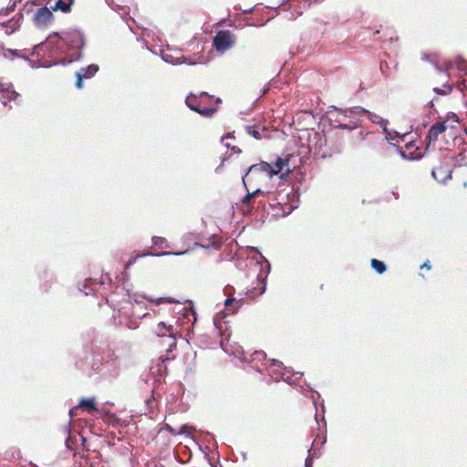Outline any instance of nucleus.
<instances>
[{"label":"nucleus","instance_id":"nucleus-26","mask_svg":"<svg viewBox=\"0 0 467 467\" xmlns=\"http://www.w3.org/2000/svg\"><path fill=\"white\" fill-rule=\"evenodd\" d=\"M371 266L378 274H383L387 269L386 265L382 261L377 259L371 260Z\"/></svg>","mask_w":467,"mask_h":467},{"label":"nucleus","instance_id":"nucleus-16","mask_svg":"<svg viewBox=\"0 0 467 467\" xmlns=\"http://www.w3.org/2000/svg\"><path fill=\"white\" fill-rule=\"evenodd\" d=\"M74 0H57L54 5H51L52 11H61L62 13H69Z\"/></svg>","mask_w":467,"mask_h":467},{"label":"nucleus","instance_id":"nucleus-49","mask_svg":"<svg viewBox=\"0 0 467 467\" xmlns=\"http://www.w3.org/2000/svg\"><path fill=\"white\" fill-rule=\"evenodd\" d=\"M463 87H464V88H465V89H467V79H465V80L463 81Z\"/></svg>","mask_w":467,"mask_h":467},{"label":"nucleus","instance_id":"nucleus-32","mask_svg":"<svg viewBox=\"0 0 467 467\" xmlns=\"http://www.w3.org/2000/svg\"><path fill=\"white\" fill-rule=\"evenodd\" d=\"M166 242H167V240L164 237H161V236H153L152 237V244L154 245H162Z\"/></svg>","mask_w":467,"mask_h":467},{"label":"nucleus","instance_id":"nucleus-44","mask_svg":"<svg viewBox=\"0 0 467 467\" xmlns=\"http://www.w3.org/2000/svg\"><path fill=\"white\" fill-rule=\"evenodd\" d=\"M187 337H189L187 341L193 339V333L188 332Z\"/></svg>","mask_w":467,"mask_h":467},{"label":"nucleus","instance_id":"nucleus-18","mask_svg":"<svg viewBox=\"0 0 467 467\" xmlns=\"http://www.w3.org/2000/svg\"><path fill=\"white\" fill-rule=\"evenodd\" d=\"M166 371V367L164 366V360H160L156 364V366L150 368V375L156 378L154 380L160 382L163 377V374Z\"/></svg>","mask_w":467,"mask_h":467},{"label":"nucleus","instance_id":"nucleus-31","mask_svg":"<svg viewBox=\"0 0 467 467\" xmlns=\"http://www.w3.org/2000/svg\"><path fill=\"white\" fill-rule=\"evenodd\" d=\"M250 249L255 253L258 254L259 259L264 261L268 268V271L270 270V263L269 261L257 250L255 247H250Z\"/></svg>","mask_w":467,"mask_h":467},{"label":"nucleus","instance_id":"nucleus-1","mask_svg":"<svg viewBox=\"0 0 467 467\" xmlns=\"http://www.w3.org/2000/svg\"><path fill=\"white\" fill-rule=\"evenodd\" d=\"M86 38L82 31L70 29L50 35L45 42L43 53L49 54L52 61L47 64L68 65L79 60L82 57V49L85 47Z\"/></svg>","mask_w":467,"mask_h":467},{"label":"nucleus","instance_id":"nucleus-12","mask_svg":"<svg viewBox=\"0 0 467 467\" xmlns=\"http://www.w3.org/2000/svg\"><path fill=\"white\" fill-rule=\"evenodd\" d=\"M447 123L448 120L445 119L436 122L431 126L426 138L429 140V143L438 140L439 136L448 129L449 126Z\"/></svg>","mask_w":467,"mask_h":467},{"label":"nucleus","instance_id":"nucleus-45","mask_svg":"<svg viewBox=\"0 0 467 467\" xmlns=\"http://www.w3.org/2000/svg\"><path fill=\"white\" fill-rule=\"evenodd\" d=\"M91 366H92V368H93L95 370H98V369L99 368V366H100V365H99V364H97V363H92V365H91Z\"/></svg>","mask_w":467,"mask_h":467},{"label":"nucleus","instance_id":"nucleus-42","mask_svg":"<svg viewBox=\"0 0 467 467\" xmlns=\"http://www.w3.org/2000/svg\"><path fill=\"white\" fill-rule=\"evenodd\" d=\"M439 171H442V169H439V170H435V169H433V170H432V171H431V175H432V177H433L434 179H436V180H437V173H438Z\"/></svg>","mask_w":467,"mask_h":467},{"label":"nucleus","instance_id":"nucleus-46","mask_svg":"<svg viewBox=\"0 0 467 467\" xmlns=\"http://www.w3.org/2000/svg\"><path fill=\"white\" fill-rule=\"evenodd\" d=\"M232 149L236 153H240L241 152V150L238 147L234 146Z\"/></svg>","mask_w":467,"mask_h":467},{"label":"nucleus","instance_id":"nucleus-14","mask_svg":"<svg viewBox=\"0 0 467 467\" xmlns=\"http://www.w3.org/2000/svg\"><path fill=\"white\" fill-rule=\"evenodd\" d=\"M361 115H367L368 119L371 122L379 125L383 129L384 133L386 134V140H391V138L388 137L389 135H390V132L389 131V130L387 128V126L389 124L388 119H385L381 118L380 116H379L375 113H372L368 110H367V112H362Z\"/></svg>","mask_w":467,"mask_h":467},{"label":"nucleus","instance_id":"nucleus-52","mask_svg":"<svg viewBox=\"0 0 467 467\" xmlns=\"http://www.w3.org/2000/svg\"><path fill=\"white\" fill-rule=\"evenodd\" d=\"M26 12L27 14H29V13L31 12V10H30V9H26Z\"/></svg>","mask_w":467,"mask_h":467},{"label":"nucleus","instance_id":"nucleus-10","mask_svg":"<svg viewBox=\"0 0 467 467\" xmlns=\"http://www.w3.org/2000/svg\"><path fill=\"white\" fill-rule=\"evenodd\" d=\"M78 410H82L83 411H86L88 413H92L94 411H97L98 408H97V405L95 403V399L94 398H90V399H82V400H80L78 404L69 410V412H68L69 417L71 419L73 417H75L77 415V411Z\"/></svg>","mask_w":467,"mask_h":467},{"label":"nucleus","instance_id":"nucleus-27","mask_svg":"<svg viewBox=\"0 0 467 467\" xmlns=\"http://www.w3.org/2000/svg\"><path fill=\"white\" fill-rule=\"evenodd\" d=\"M246 132L253 136L256 140L262 139V131L258 130L254 126L246 125L245 127Z\"/></svg>","mask_w":467,"mask_h":467},{"label":"nucleus","instance_id":"nucleus-20","mask_svg":"<svg viewBox=\"0 0 467 467\" xmlns=\"http://www.w3.org/2000/svg\"><path fill=\"white\" fill-rule=\"evenodd\" d=\"M105 281L97 282L96 280L89 279L86 280L83 284V288L79 287V290L82 291L86 296L89 295L91 292L97 290L96 286H100L104 285Z\"/></svg>","mask_w":467,"mask_h":467},{"label":"nucleus","instance_id":"nucleus-11","mask_svg":"<svg viewBox=\"0 0 467 467\" xmlns=\"http://www.w3.org/2000/svg\"><path fill=\"white\" fill-rule=\"evenodd\" d=\"M259 173H265L267 177L272 178L275 175V171H273V165L266 161H261L257 164H254L249 167L248 171L244 177L246 179L249 174L254 175Z\"/></svg>","mask_w":467,"mask_h":467},{"label":"nucleus","instance_id":"nucleus-2","mask_svg":"<svg viewBox=\"0 0 467 467\" xmlns=\"http://www.w3.org/2000/svg\"><path fill=\"white\" fill-rule=\"evenodd\" d=\"M129 301L119 309V316L113 315L112 318L116 324L127 327L130 329H136L139 327V320L147 316V313L140 311L142 299H148L153 302V299L146 298L144 296L136 293L131 294L129 289L126 290Z\"/></svg>","mask_w":467,"mask_h":467},{"label":"nucleus","instance_id":"nucleus-29","mask_svg":"<svg viewBox=\"0 0 467 467\" xmlns=\"http://www.w3.org/2000/svg\"><path fill=\"white\" fill-rule=\"evenodd\" d=\"M185 317L188 318L190 322L193 325L197 321V315L194 310H188L185 314Z\"/></svg>","mask_w":467,"mask_h":467},{"label":"nucleus","instance_id":"nucleus-21","mask_svg":"<svg viewBox=\"0 0 467 467\" xmlns=\"http://www.w3.org/2000/svg\"><path fill=\"white\" fill-rule=\"evenodd\" d=\"M348 119V121L346 120L342 124H336V125H334V127L337 129L349 130H353L358 127L359 117H357L356 119Z\"/></svg>","mask_w":467,"mask_h":467},{"label":"nucleus","instance_id":"nucleus-23","mask_svg":"<svg viewBox=\"0 0 467 467\" xmlns=\"http://www.w3.org/2000/svg\"><path fill=\"white\" fill-rule=\"evenodd\" d=\"M288 164V160L287 159H282V158H277L275 160V161L272 164L273 165V171H275V175H277L282 170L283 168Z\"/></svg>","mask_w":467,"mask_h":467},{"label":"nucleus","instance_id":"nucleus-3","mask_svg":"<svg viewBox=\"0 0 467 467\" xmlns=\"http://www.w3.org/2000/svg\"><path fill=\"white\" fill-rule=\"evenodd\" d=\"M252 362L260 361L262 365L268 370L270 377L275 380H284L289 385L296 383V380L300 379L302 376L301 372H293L286 367H284L283 363L277 359H266V354L262 351H254L252 355Z\"/></svg>","mask_w":467,"mask_h":467},{"label":"nucleus","instance_id":"nucleus-9","mask_svg":"<svg viewBox=\"0 0 467 467\" xmlns=\"http://www.w3.org/2000/svg\"><path fill=\"white\" fill-rule=\"evenodd\" d=\"M99 70V66L96 64H91L86 67L80 68L76 72V83L75 86L78 89H81L83 88V80L89 79L95 76V74Z\"/></svg>","mask_w":467,"mask_h":467},{"label":"nucleus","instance_id":"nucleus-37","mask_svg":"<svg viewBox=\"0 0 467 467\" xmlns=\"http://www.w3.org/2000/svg\"><path fill=\"white\" fill-rule=\"evenodd\" d=\"M232 137H233V136H232V134H231V133H228V134H226L225 136H223V137L222 138V143H223L226 148H230V143H226V142H224V140H225V139H230V138H232Z\"/></svg>","mask_w":467,"mask_h":467},{"label":"nucleus","instance_id":"nucleus-43","mask_svg":"<svg viewBox=\"0 0 467 467\" xmlns=\"http://www.w3.org/2000/svg\"><path fill=\"white\" fill-rule=\"evenodd\" d=\"M420 268H426V269H431V264L429 261H426L425 263H423L420 266Z\"/></svg>","mask_w":467,"mask_h":467},{"label":"nucleus","instance_id":"nucleus-7","mask_svg":"<svg viewBox=\"0 0 467 467\" xmlns=\"http://www.w3.org/2000/svg\"><path fill=\"white\" fill-rule=\"evenodd\" d=\"M236 36L230 30H220L213 39V46L219 53H224L234 47Z\"/></svg>","mask_w":467,"mask_h":467},{"label":"nucleus","instance_id":"nucleus-38","mask_svg":"<svg viewBox=\"0 0 467 467\" xmlns=\"http://www.w3.org/2000/svg\"><path fill=\"white\" fill-rule=\"evenodd\" d=\"M21 0H14L13 4L11 5H8L5 10L7 11V13L13 11L16 7V5L17 2H20Z\"/></svg>","mask_w":467,"mask_h":467},{"label":"nucleus","instance_id":"nucleus-28","mask_svg":"<svg viewBox=\"0 0 467 467\" xmlns=\"http://www.w3.org/2000/svg\"><path fill=\"white\" fill-rule=\"evenodd\" d=\"M64 432L67 434V438L65 441V444H66L67 449L72 450L73 447H72V444H71L70 426L69 425H67V426L64 427Z\"/></svg>","mask_w":467,"mask_h":467},{"label":"nucleus","instance_id":"nucleus-15","mask_svg":"<svg viewBox=\"0 0 467 467\" xmlns=\"http://www.w3.org/2000/svg\"><path fill=\"white\" fill-rule=\"evenodd\" d=\"M245 177H243V182H244V188L247 192L246 195L242 199V203L243 204H246V205H249L250 204V202L253 198L258 196V195H264V196H266V195H269L270 194V192H265L263 190H261L260 188H257L252 192H250L247 188V185H246V182H245Z\"/></svg>","mask_w":467,"mask_h":467},{"label":"nucleus","instance_id":"nucleus-4","mask_svg":"<svg viewBox=\"0 0 467 467\" xmlns=\"http://www.w3.org/2000/svg\"><path fill=\"white\" fill-rule=\"evenodd\" d=\"M45 45L39 43L34 47V48L30 51L27 49L17 50L11 48H5L0 46V55L4 57L14 60L16 57L22 58L29 63L31 67H50L51 64H47V61L44 59L43 52Z\"/></svg>","mask_w":467,"mask_h":467},{"label":"nucleus","instance_id":"nucleus-24","mask_svg":"<svg viewBox=\"0 0 467 467\" xmlns=\"http://www.w3.org/2000/svg\"><path fill=\"white\" fill-rule=\"evenodd\" d=\"M194 246L202 247L204 249L213 248L215 250H219L222 246V242L209 240L207 244L195 243Z\"/></svg>","mask_w":467,"mask_h":467},{"label":"nucleus","instance_id":"nucleus-17","mask_svg":"<svg viewBox=\"0 0 467 467\" xmlns=\"http://www.w3.org/2000/svg\"><path fill=\"white\" fill-rule=\"evenodd\" d=\"M108 358H109V359L106 361V366L107 367H109V366L116 367L114 368V375L118 376L119 372V368H120V366L123 365V360L119 356H117L115 354V352L109 354Z\"/></svg>","mask_w":467,"mask_h":467},{"label":"nucleus","instance_id":"nucleus-6","mask_svg":"<svg viewBox=\"0 0 467 467\" xmlns=\"http://www.w3.org/2000/svg\"><path fill=\"white\" fill-rule=\"evenodd\" d=\"M334 111H328L329 120L336 124H342L348 119H356L360 117L362 112H367V109L362 107H353L346 109H338L336 107H332Z\"/></svg>","mask_w":467,"mask_h":467},{"label":"nucleus","instance_id":"nucleus-35","mask_svg":"<svg viewBox=\"0 0 467 467\" xmlns=\"http://www.w3.org/2000/svg\"><path fill=\"white\" fill-rule=\"evenodd\" d=\"M188 253V250L182 251V252H177V253H171V252H163L161 254H155L156 256H162V255H168V254H174V255H182Z\"/></svg>","mask_w":467,"mask_h":467},{"label":"nucleus","instance_id":"nucleus-41","mask_svg":"<svg viewBox=\"0 0 467 467\" xmlns=\"http://www.w3.org/2000/svg\"><path fill=\"white\" fill-rule=\"evenodd\" d=\"M429 108H430V114H434L436 110L433 108L432 100L429 102Z\"/></svg>","mask_w":467,"mask_h":467},{"label":"nucleus","instance_id":"nucleus-48","mask_svg":"<svg viewBox=\"0 0 467 467\" xmlns=\"http://www.w3.org/2000/svg\"><path fill=\"white\" fill-rule=\"evenodd\" d=\"M147 406H151L152 401L150 400H146Z\"/></svg>","mask_w":467,"mask_h":467},{"label":"nucleus","instance_id":"nucleus-5","mask_svg":"<svg viewBox=\"0 0 467 467\" xmlns=\"http://www.w3.org/2000/svg\"><path fill=\"white\" fill-rule=\"evenodd\" d=\"M221 99L214 98L206 92H201L198 95L191 93L185 99L187 107L203 117H211L217 111L213 104H220Z\"/></svg>","mask_w":467,"mask_h":467},{"label":"nucleus","instance_id":"nucleus-8","mask_svg":"<svg viewBox=\"0 0 467 467\" xmlns=\"http://www.w3.org/2000/svg\"><path fill=\"white\" fill-rule=\"evenodd\" d=\"M52 10L44 6L37 8L32 15V21L38 28L47 27L53 21Z\"/></svg>","mask_w":467,"mask_h":467},{"label":"nucleus","instance_id":"nucleus-53","mask_svg":"<svg viewBox=\"0 0 467 467\" xmlns=\"http://www.w3.org/2000/svg\"><path fill=\"white\" fill-rule=\"evenodd\" d=\"M265 287L263 288L261 294L265 293Z\"/></svg>","mask_w":467,"mask_h":467},{"label":"nucleus","instance_id":"nucleus-34","mask_svg":"<svg viewBox=\"0 0 467 467\" xmlns=\"http://www.w3.org/2000/svg\"><path fill=\"white\" fill-rule=\"evenodd\" d=\"M6 26L11 29V32H14L19 27V25L17 21L11 20L6 23Z\"/></svg>","mask_w":467,"mask_h":467},{"label":"nucleus","instance_id":"nucleus-39","mask_svg":"<svg viewBox=\"0 0 467 467\" xmlns=\"http://www.w3.org/2000/svg\"><path fill=\"white\" fill-rule=\"evenodd\" d=\"M305 467H313V459L307 457L305 462Z\"/></svg>","mask_w":467,"mask_h":467},{"label":"nucleus","instance_id":"nucleus-51","mask_svg":"<svg viewBox=\"0 0 467 467\" xmlns=\"http://www.w3.org/2000/svg\"><path fill=\"white\" fill-rule=\"evenodd\" d=\"M451 177V173H448V174L446 175V179H450Z\"/></svg>","mask_w":467,"mask_h":467},{"label":"nucleus","instance_id":"nucleus-22","mask_svg":"<svg viewBox=\"0 0 467 467\" xmlns=\"http://www.w3.org/2000/svg\"><path fill=\"white\" fill-rule=\"evenodd\" d=\"M234 305V308L238 309L241 306L240 301H237L234 297H228L224 301V306H225V312L226 315L233 314L234 312V309L231 310L229 309L230 306Z\"/></svg>","mask_w":467,"mask_h":467},{"label":"nucleus","instance_id":"nucleus-47","mask_svg":"<svg viewBox=\"0 0 467 467\" xmlns=\"http://www.w3.org/2000/svg\"><path fill=\"white\" fill-rule=\"evenodd\" d=\"M427 125H428V122L426 121V119H424V120L422 121V123H421V127H422V128H426V127H427Z\"/></svg>","mask_w":467,"mask_h":467},{"label":"nucleus","instance_id":"nucleus-50","mask_svg":"<svg viewBox=\"0 0 467 467\" xmlns=\"http://www.w3.org/2000/svg\"><path fill=\"white\" fill-rule=\"evenodd\" d=\"M253 11V9H246L245 11H244V13L246 14H250L251 12Z\"/></svg>","mask_w":467,"mask_h":467},{"label":"nucleus","instance_id":"nucleus-33","mask_svg":"<svg viewBox=\"0 0 467 467\" xmlns=\"http://www.w3.org/2000/svg\"><path fill=\"white\" fill-rule=\"evenodd\" d=\"M369 132L368 131H365V130H359L357 132V134L354 135V138L357 140H365L366 136L368 134Z\"/></svg>","mask_w":467,"mask_h":467},{"label":"nucleus","instance_id":"nucleus-19","mask_svg":"<svg viewBox=\"0 0 467 467\" xmlns=\"http://www.w3.org/2000/svg\"><path fill=\"white\" fill-rule=\"evenodd\" d=\"M161 58L164 62L171 64V65H180L182 63H187L189 65H195V62H188L187 59L183 57H174L172 55L169 53H162Z\"/></svg>","mask_w":467,"mask_h":467},{"label":"nucleus","instance_id":"nucleus-40","mask_svg":"<svg viewBox=\"0 0 467 467\" xmlns=\"http://www.w3.org/2000/svg\"><path fill=\"white\" fill-rule=\"evenodd\" d=\"M433 91L439 95H445L447 93V91H445L441 88H434Z\"/></svg>","mask_w":467,"mask_h":467},{"label":"nucleus","instance_id":"nucleus-13","mask_svg":"<svg viewBox=\"0 0 467 467\" xmlns=\"http://www.w3.org/2000/svg\"><path fill=\"white\" fill-rule=\"evenodd\" d=\"M12 88L11 84L0 82V101L4 106L7 105L8 100H14L19 96Z\"/></svg>","mask_w":467,"mask_h":467},{"label":"nucleus","instance_id":"nucleus-36","mask_svg":"<svg viewBox=\"0 0 467 467\" xmlns=\"http://www.w3.org/2000/svg\"><path fill=\"white\" fill-rule=\"evenodd\" d=\"M156 302L158 305L164 303V302L171 304V303H174L175 300H173L172 298H168V297H160L156 300Z\"/></svg>","mask_w":467,"mask_h":467},{"label":"nucleus","instance_id":"nucleus-25","mask_svg":"<svg viewBox=\"0 0 467 467\" xmlns=\"http://www.w3.org/2000/svg\"><path fill=\"white\" fill-rule=\"evenodd\" d=\"M166 331L168 332H171L172 331V326H167L165 323L163 322H160L157 326V328H156V334L159 336V337H165L166 336Z\"/></svg>","mask_w":467,"mask_h":467},{"label":"nucleus","instance_id":"nucleus-30","mask_svg":"<svg viewBox=\"0 0 467 467\" xmlns=\"http://www.w3.org/2000/svg\"><path fill=\"white\" fill-rule=\"evenodd\" d=\"M187 428V425H182L179 431H175V430H173L171 426L167 425V430H169V431L172 434H188L186 431Z\"/></svg>","mask_w":467,"mask_h":467}]
</instances>
